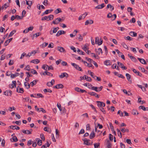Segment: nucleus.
I'll return each instance as SVG.
<instances>
[{
    "label": "nucleus",
    "mask_w": 148,
    "mask_h": 148,
    "mask_svg": "<svg viewBox=\"0 0 148 148\" xmlns=\"http://www.w3.org/2000/svg\"><path fill=\"white\" fill-rule=\"evenodd\" d=\"M42 68L44 70L46 71L49 70H53V68L52 66H49L47 65L44 64L43 65Z\"/></svg>",
    "instance_id": "f257e3e1"
},
{
    "label": "nucleus",
    "mask_w": 148,
    "mask_h": 148,
    "mask_svg": "<svg viewBox=\"0 0 148 148\" xmlns=\"http://www.w3.org/2000/svg\"><path fill=\"white\" fill-rule=\"evenodd\" d=\"M103 88V87L102 86H101L99 87H94L93 86L92 87V90H94L97 92H98L101 91Z\"/></svg>",
    "instance_id": "f03ea898"
},
{
    "label": "nucleus",
    "mask_w": 148,
    "mask_h": 148,
    "mask_svg": "<svg viewBox=\"0 0 148 148\" xmlns=\"http://www.w3.org/2000/svg\"><path fill=\"white\" fill-rule=\"evenodd\" d=\"M71 64L74 66L76 69L81 71H83L81 68L80 67L79 65L76 64L74 63H71Z\"/></svg>",
    "instance_id": "7ed1b4c3"
},
{
    "label": "nucleus",
    "mask_w": 148,
    "mask_h": 148,
    "mask_svg": "<svg viewBox=\"0 0 148 148\" xmlns=\"http://www.w3.org/2000/svg\"><path fill=\"white\" fill-rule=\"evenodd\" d=\"M95 42L96 44H97L98 45H100L102 44L103 43V40L102 39H100V42H99V38L98 37H96L95 38Z\"/></svg>",
    "instance_id": "20e7f679"
},
{
    "label": "nucleus",
    "mask_w": 148,
    "mask_h": 148,
    "mask_svg": "<svg viewBox=\"0 0 148 148\" xmlns=\"http://www.w3.org/2000/svg\"><path fill=\"white\" fill-rule=\"evenodd\" d=\"M105 144L107 148H110L112 147V145L109 140L106 139L105 141Z\"/></svg>",
    "instance_id": "39448f33"
},
{
    "label": "nucleus",
    "mask_w": 148,
    "mask_h": 148,
    "mask_svg": "<svg viewBox=\"0 0 148 148\" xmlns=\"http://www.w3.org/2000/svg\"><path fill=\"white\" fill-rule=\"evenodd\" d=\"M97 106L99 108L104 107L105 106V103L100 101H97Z\"/></svg>",
    "instance_id": "423d86ee"
},
{
    "label": "nucleus",
    "mask_w": 148,
    "mask_h": 148,
    "mask_svg": "<svg viewBox=\"0 0 148 148\" xmlns=\"http://www.w3.org/2000/svg\"><path fill=\"white\" fill-rule=\"evenodd\" d=\"M62 19L60 18H56L55 20L52 22V23L54 24H58L61 21Z\"/></svg>",
    "instance_id": "0eeeda50"
},
{
    "label": "nucleus",
    "mask_w": 148,
    "mask_h": 148,
    "mask_svg": "<svg viewBox=\"0 0 148 148\" xmlns=\"http://www.w3.org/2000/svg\"><path fill=\"white\" fill-rule=\"evenodd\" d=\"M68 76V75L67 73H63L60 75L59 77L60 78H62L64 77H67Z\"/></svg>",
    "instance_id": "6e6552de"
},
{
    "label": "nucleus",
    "mask_w": 148,
    "mask_h": 148,
    "mask_svg": "<svg viewBox=\"0 0 148 148\" xmlns=\"http://www.w3.org/2000/svg\"><path fill=\"white\" fill-rule=\"evenodd\" d=\"M16 91L18 92L22 93L24 92V90L23 88H20V87L18 86L16 88Z\"/></svg>",
    "instance_id": "1a4fd4ad"
},
{
    "label": "nucleus",
    "mask_w": 148,
    "mask_h": 148,
    "mask_svg": "<svg viewBox=\"0 0 148 148\" xmlns=\"http://www.w3.org/2000/svg\"><path fill=\"white\" fill-rule=\"evenodd\" d=\"M10 140L11 142H16L18 140L16 136H14L10 139Z\"/></svg>",
    "instance_id": "9d476101"
},
{
    "label": "nucleus",
    "mask_w": 148,
    "mask_h": 148,
    "mask_svg": "<svg viewBox=\"0 0 148 148\" xmlns=\"http://www.w3.org/2000/svg\"><path fill=\"white\" fill-rule=\"evenodd\" d=\"M117 63V64H118V65L119 66H121V67L122 69H124V70H126L127 69V67L124 66L123 64L122 63H120V62H118Z\"/></svg>",
    "instance_id": "9b49d317"
},
{
    "label": "nucleus",
    "mask_w": 148,
    "mask_h": 148,
    "mask_svg": "<svg viewBox=\"0 0 148 148\" xmlns=\"http://www.w3.org/2000/svg\"><path fill=\"white\" fill-rule=\"evenodd\" d=\"M58 50L61 52H66L65 50L62 47H57Z\"/></svg>",
    "instance_id": "f8f14e48"
},
{
    "label": "nucleus",
    "mask_w": 148,
    "mask_h": 148,
    "mask_svg": "<svg viewBox=\"0 0 148 148\" xmlns=\"http://www.w3.org/2000/svg\"><path fill=\"white\" fill-rule=\"evenodd\" d=\"M93 23V21L92 20H87L85 22V25H87L88 24H91Z\"/></svg>",
    "instance_id": "ddd939ff"
},
{
    "label": "nucleus",
    "mask_w": 148,
    "mask_h": 148,
    "mask_svg": "<svg viewBox=\"0 0 148 148\" xmlns=\"http://www.w3.org/2000/svg\"><path fill=\"white\" fill-rule=\"evenodd\" d=\"M64 87L63 85L61 84H58L53 87L56 89L62 88Z\"/></svg>",
    "instance_id": "4468645a"
},
{
    "label": "nucleus",
    "mask_w": 148,
    "mask_h": 148,
    "mask_svg": "<svg viewBox=\"0 0 148 148\" xmlns=\"http://www.w3.org/2000/svg\"><path fill=\"white\" fill-rule=\"evenodd\" d=\"M138 59L140 62L142 64H146L147 63L145 60L143 58H138Z\"/></svg>",
    "instance_id": "2eb2a0df"
},
{
    "label": "nucleus",
    "mask_w": 148,
    "mask_h": 148,
    "mask_svg": "<svg viewBox=\"0 0 148 148\" xmlns=\"http://www.w3.org/2000/svg\"><path fill=\"white\" fill-rule=\"evenodd\" d=\"M65 33V32L64 31L60 30L57 33L56 36H59L60 35L62 34H64Z\"/></svg>",
    "instance_id": "dca6fc26"
},
{
    "label": "nucleus",
    "mask_w": 148,
    "mask_h": 148,
    "mask_svg": "<svg viewBox=\"0 0 148 148\" xmlns=\"http://www.w3.org/2000/svg\"><path fill=\"white\" fill-rule=\"evenodd\" d=\"M12 84L10 85V87L11 88H13L14 87H16V82L15 81H13L12 82Z\"/></svg>",
    "instance_id": "f3484780"
},
{
    "label": "nucleus",
    "mask_w": 148,
    "mask_h": 148,
    "mask_svg": "<svg viewBox=\"0 0 148 148\" xmlns=\"http://www.w3.org/2000/svg\"><path fill=\"white\" fill-rule=\"evenodd\" d=\"M59 28L58 27H56L55 28H53V31L52 30H51L50 31V34H52L53 33H56L57 31V30L59 29Z\"/></svg>",
    "instance_id": "a211bd4d"
},
{
    "label": "nucleus",
    "mask_w": 148,
    "mask_h": 148,
    "mask_svg": "<svg viewBox=\"0 0 148 148\" xmlns=\"http://www.w3.org/2000/svg\"><path fill=\"white\" fill-rule=\"evenodd\" d=\"M133 72L136 73L137 75H138L140 76H141L142 74L138 71H137L136 70L134 69H132V70Z\"/></svg>",
    "instance_id": "6ab92c4d"
},
{
    "label": "nucleus",
    "mask_w": 148,
    "mask_h": 148,
    "mask_svg": "<svg viewBox=\"0 0 148 148\" xmlns=\"http://www.w3.org/2000/svg\"><path fill=\"white\" fill-rule=\"evenodd\" d=\"M11 91H6L4 92V94L7 96H10L12 94Z\"/></svg>",
    "instance_id": "aec40b11"
},
{
    "label": "nucleus",
    "mask_w": 148,
    "mask_h": 148,
    "mask_svg": "<svg viewBox=\"0 0 148 148\" xmlns=\"http://www.w3.org/2000/svg\"><path fill=\"white\" fill-rule=\"evenodd\" d=\"M105 6L104 3H102L101 5H99L96 6L95 8L97 9H101L103 8Z\"/></svg>",
    "instance_id": "412c9836"
},
{
    "label": "nucleus",
    "mask_w": 148,
    "mask_h": 148,
    "mask_svg": "<svg viewBox=\"0 0 148 148\" xmlns=\"http://www.w3.org/2000/svg\"><path fill=\"white\" fill-rule=\"evenodd\" d=\"M30 62L35 64H37L40 62V60L38 59H35L32 60Z\"/></svg>",
    "instance_id": "4be33fe9"
},
{
    "label": "nucleus",
    "mask_w": 148,
    "mask_h": 148,
    "mask_svg": "<svg viewBox=\"0 0 148 148\" xmlns=\"http://www.w3.org/2000/svg\"><path fill=\"white\" fill-rule=\"evenodd\" d=\"M139 109H142L144 111L148 110V108H145L144 106H140L139 107Z\"/></svg>",
    "instance_id": "5701e85b"
},
{
    "label": "nucleus",
    "mask_w": 148,
    "mask_h": 148,
    "mask_svg": "<svg viewBox=\"0 0 148 148\" xmlns=\"http://www.w3.org/2000/svg\"><path fill=\"white\" fill-rule=\"evenodd\" d=\"M38 81V80H34L33 82H31L30 83V85L32 86H33L34 85H35L37 83V82Z\"/></svg>",
    "instance_id": "b1692460"
},
{
    "label": "nucleus",
    "mask_w": 148,
    "mask_h": 148,
    "mask_svg": "<svg viewBox=\"0 0 148 148\" xmlns=\"http://www.w3.org/2000/svg\"><path fill=\"white\" fill-rule=\"evenodd\" d=\"M83 141H84V143L88 145H90V143L89 142V141H90L89 140H83Z\"/></svg>",
    "instance_id": "393cba45"
},
{
    "label": "nucleus",
    "mask_w": 148,
    "mask_h": 148,
    "mask_svg": "<svg viewBox=\"0 0 148 148\" xmlns=\"http://www.w3.org/2000/svg\"><path fill=\"white\" fill-rule=\"evenodd\" d=\"M42 75H49L50 76H53V74L51 73H50L49 72L45 71L44 73H43L42 74Z\"/></svg>",
    "instance_id": "a878e982"
},
{
    "label": "nucleus",
    "mask_w": 148,
    "mask_h": 148,
    "mask_svg": "<svg viewBox=\"0 0 148 148\" xmlns=\"http://www.w3.org/2000/svg\"><path fill=\"white\" fill-rule=\"evenodd\" d=\"M95 137V134L93 131L90 134L89 137L90 139L93 138Z\"/></svg>",
    "instance_id": "bb28decb"
},
{
    "label": "nucleus",
    "mask_w": 148,
    "mask_h": 148,
    "mask_svg": "<svg viewBox=\"0 0 148 148\" xmlns=\"http://www.w3.org/2000/svg\"><path fill=\"white\" fill-rule=\"evenodd\" d=\"M130 35L132 36L136 37L137 36V33L134 32H130Z\"/></svg>",
    "instance_id": "cd10ccee"
},
{
    "label": "nucleus",
    "mask_w": 148,
    "mask_h": 148,
    "mask_svg": "<svg viewBox=\"0 0 148 148\" xmlns=\"http://www.w3.org/2000/svg\"><path fill=\"white\" fill-rule=\"evenodd\" d=\"M19 75V74L18 73H16L15 74H11L10 77L12 78H14L16 76H18Z\"/></svg>",
    "instance_id": "c85d7f7f"
},
{
    "label": "nucleus",
    "mask_w": 148,
    "mask_h": 148,
    "mask_svg": "<svg viewBox=\"0 0 148 148\" xmlns=\"http://www.w3.org/2000/svg\"><path fill=\"white\" fill-rule=\"evenodd\" d=\"M126 76L127 79L128 80V81L131 82L132 80H131L130 79L131 77L130 75L128 73H126Z\"/></svg>",
    "instance_id": "c756f323"
},
{
    "label": "nucleus",
    "mask_w": 148,
    "mask_h": 148,
    "mask_svg": "<svg viewBox=\"0 0 148 148\" xmlns=\"http://www.w3.org/2000/svg\"><path fill=\"white\" fill-rule=\"evenodd\" d=\"M111 62L110 60H106L104 62V64L107 66L111 65Z\"/></svg>",
    "instance_id": "7c9ffc66"
},
{
    "label": "nucleus",
    "mask_w": 148,
    "mask_h": 148,
    "mask_svg": "<svg viewBox=\"0 0 148 148\" xmlns=\"http://www.w3.org/2000/svg\"><path fill=\"white\" fill-rule=\"evenodd\" d=\"M84 77H85V79L87 81L90 82L92 80V79L90 77L86 76V75H84Z\"/></svg>",
    "instance_id": "2f4dec72"
},
{
    "label": "nucleus",
    "mask_w": 148,
    "mask_h": 148,
    "mask_svg": "<svg viewBox=\"0 0 148 148\" xmlns=\"http://www.w3.org/2000/svg\"><path fill=\"white\" fill-rule=\"evenodd\" d=\"M98 51H97V55H99L100 53H102V49L100 48H99L98 49Z\"/></svg>",
    "instance_id": "473e14b6"
},
{
    "label": "nucleus",
    "mask_w": 148,
    "mask_h": 148,
    "mask_svg": "<svg viewBox=\"0 0 148 148\" xmlns=\"http://www.w3.org/2000/svg\"><path fill=\"white\" fill-rule=\"evenodd\" d=\"M44 130L45 131L47 132H48L51 133V130L48 127H45L44 128Z\"/></svg>",
    "instance_id": "72a5a7b5"
},
{
    "label": "nucleus",
    "mask_w": 148,
    "mask_h": 148,
    "mask_svg": "<svg viewBox=\"0 0 148 148\" xmlns=\"http://www.w3.org/2000/svg\"><path fill=\"white\" fill-rule=\"evenodd\" d=\"M16 32V30H13L11 32H10V34L8 35L9 37H11L14 33H15Z\"/></svg>",
    "instance_id": "f704fd0d"
},
{
    "label": "nucleus",
    "mask_w": 148,
    "mask_h": 148,
    "mask_svg": "<svg viewBox=\"0 0 148 148\" xmlns=\"http://www.w3.org/2000/svg\"><path fill=\"white\" fill-rule=\"evenodd\" d=\"M38 140V144L39 146H41L42 144V141L40 139L37 138L36 139V140Z\"/></svg>",
    "instance_id": "c9c22d12"
},
{
    "label": "nucleus",
    "mask_w": 148,
    "mask_h": 148,
    "mask_svg": "<svg viewBox=\"0 0 148 148\" xmlns=\"http://www.w3.org/2000/svg\"><path fill=\"white\" fill-rule=\"evenodd\" d=\"M62 12V11L59 8L57 9L54 11V12L56 14H57L61 12Z\"/></svg>",
    "instance_id": "e433bc0d"
},
{
    "label": "nucleus",
    "mask_w": 148,
    "mask_h": 148,
    "mask_svg": "<svg viewBox=\"0 0 148 148\" xmlns=\"http://www.w3.org/2000/svg\"><path fill=\"white\" fill-rule=\"evenodd\" d=\"M23 17V16H20L18 15H16L15 16V18L17 20L21 19Z\"/></svg>",
    "instance_id": "4c0bfd02"
},
{
    "label": "nucleus",
    "mask_w": 148,
    "mask_h": 148,
    "mask_svg": "<svg viewBox=\"0 0 148 148\" xmlns=\"http://www.w3.org/2000/svg\"><path fill=\"white\" fill-rule=\"evenodd\" d=\"M30 85L28 83L25 82L24 83L25 86L27 88L29 89L30 88Z\"/></svg>",
    "instance_id": "58836bf2"
},
{
    "label": "nucleus",
    "mask_w": 148,
    "mask_h": 148,
    "mask_svg": "<svg viewBox=\"0 0 148 148\" xmlns=\"http://www.w3.org/2000/svg\"><path fill=\"white\" fill-rule=\"evenodd\" d=\"M77 52L79 54H82L83 55H84L85 54V53L83 52L82 51L80 50L79 49H78L77 50Z\"/></svg>",
    "instance_id": "ea45409f"
},
{
    "label": "nucleus",
    "mask_w": 148,
    "mask_h": 148,
    "mask_svg": "<svg viewBox=\"0 0 148 148\" xmlns=\"http://www.w3.org/2000/svg\"><path fill=\"white\" fill-rule=\"evenodd\" d=\"M47 17H48V18H49V19H48V21L51 20L53 18L54 16L53 15L51 14L48 16Z\"/></svg>",
    "instance_id": "a19ab883"
},
{
    "label": "nucleus",
    "mask_w": 148,
    "mask_h": 148,
    "mask_svg": "<svg viewBox=\"0 0 148 148\" xmlns=\"http://www.w3.org/2000/svg\"><path fill=\"white\" fill-rule=\"evenodd\" d=\"M130 58L134 62H136L137 60L133 56H130Z\"/></svg>",
    "instance_id": "79ce46f5"
},
{
    "label": "nucleus",
    "mask_w": 148,
    "mask_h": 148,
    "mask_svg": "<svg viewBox=\"0 0 148 148\" xmlns=\"http://www.w3.org/2000/svg\"><path fill=\"white\" fill-rule=\"evenodd\" d=\"M44 92H49L50 93H51L52 92V90H50V89H45L44 90Z\"/></svg>",
    "instance_id": "37998d69"
},
{
    "label": "nucleus",
    "mask_w": 148,
    "mask_h": 148,
    "mask_svg": "<svg viewBox=\"0 0 148 148\" xmlns=\"http://www.w3.org/2000/svg\"><path fill=\"white\" fill-rule=\"evenodd\" d=\"M26 1V4L27 5H28L29 6H31L32 4V2L31 1H27L26 0H25Z\"/></svg>",
    "instance_id": "c03bdc74"
},
{
    "label": "nucleus",
    "mask_w": 148,
    "mask_h": 148,
    "mask_svg": "<svg viewBox=\"0 0 148 148\" xmlns=\"http://www.w3.org/2000/svg\"><path fill=\"white\" fill-rule=\"evenodd\" d=\"M122 45L124 48L127 49V50L129 49L128 47L127 46V45L125 43H123L122 44Z\"/></svg>",
    "instance_id": "a18cd8bd"
},
{
    "label": "nucleus",
    "mask_w": 148,
    "mask_h": 148,
    "mask_svg": "<svg viewBox=\"0 0 148 148\" xmlns=\"http://www.w3.org/2000/svg\"><path fill=\"white\" fill-rule=\"evenodd\" d=\"M31 72L33 74H35L36 75H37L38 74L36 71L34 69H31Z\"/></svg>",
    "instance_id": "49530a36"
},
{
    "label": "nucleus",
    "mask_w": 148,
    "mask_h": 148,
    "mask_svg": "<svg viewBox=\"0 0 148 148\" xmlns=\"http://www.w3.org/2000/svg\"><path fill=\"white\" fill-rule=\"evenodd\" d=\"M94 146L95 147V148H99V146H100V143H95L94 144Z\"/></svg>",
    "instance_id": "de8ad7c7"
},
{
    "label": "nucleus",
    "mask_w": 148,
    "mask_h": 148,
    "mask_svg": "<svg viewBox=\"0 0 148 148\" xmlns=\"http://www.w3.org/2000/svg\"><path fill=\"white\" fill-rule=\"evenodd\" d=\"M88 94L91 96H95L96 95V93L94 92H88Z\"/></svg>",
    "instance_id": "09e8293b"
},
{
    "label": "nucleus",
    "mask_w": 148,
    "mask_h": 148,
    "mask_svg": "<svg viewBox=\"0 0 148 148\" xmlns=\"http://www.w3.org/2000/svg\"><path fill=\"white\" fill-rule=\"evenodd\" d=\"M48 45V43L44 42L43 44H42V45H41V46L42 48H44L46 47Z\"/></svg>",
    "instance_id": "8fccbe9b"
},
{
    "label": "nucleus",
    "mask_w": 148,
    "mask_h": 148,
    "mask_svg": "<svg viewBox=\"0 0 148 148\" xmlns=\"http://www.w3.org/2000/svg\"><path fill=\"white\" fill-rule=\"evenodd\" d=\"M109 138L111 141H112L113 140V136L111 134H109Z\"/></svg>",
    "instance_id": "3c124183"
},
{
    "label": "nucleus",
    "mask_w": 148,
    "mask_h": 148,
    "mask_svg": "<svg viewBox=\"0 0 148 148\" xmlns=\"http://www.w3.org/2000/svg\"><path fill=\"white\" fill-rule=\"evenodd\" d=\"M25 70L29 71L30 70V67L29 65H27L24 69Z\"/></svg>",
    "instance_id": "603ef678"
},
{
    "label": "nucleus",
    "mask_w": 148,
    "mask_h": 148,
    "mask_svg": "<svg viewBox=\"0 0 148 148\" xmlns=\"http://www.w3.org/2000/svg\"><path fill=\"white\" fill-rule=\"evenodd\" d=\"M86 58L88 62H90V63H92L93 62H94V61L90 58H88L87 57H86Z\"/></svg>",
    "instance_id": "864d4df0"
},
{
    "label": "nucleus",
    "mask_w": 148,
    "mask_h": 148,
    "mask_svg": "<svg viewBox=\"0 0 148 148\" xmlns=\"http://www.w3.org/2000/svg\"><path fill=\"white\" fill-rule=\"evenodd\" d=\"M8 5H7V4L6 3H5L1 7L2 9H3L5 8V9H6L8 7Z\"/></svg>",
    "instance_id": "5fc2aeb1"
},
{
    "label": "nucleus",
    "mask_w": 148,
    "mask_h": 148,
    "mask_svg": "<svg viewBox=\"0 0 148 148\" xmlns=\"http://www.w3.org/2000/svg\"><path fill=\"white\" fill-rule=\"evenodd\" d=\"M138 68L139 69H140L142 72H145L146 71V70L144 68H142L140 66H139Z\"/></svg>",
    "instance_id": "6e6d98bb"
},
{
    "label": "nucleus",
    "mask_w": 148,
    "mask_h": 148,
    "mask_svg": "<svg viewBox=\"0 0 148 148\" xmlns=\"http://www.w3.org/2000/svg\"><path fill=\"white\" fill-rule=\"evenodd\" d=\"M118 114H119L121 116H123V113L120 110H119L117 113Z\"/></svg>",
    "instance_id": "4d7b16f0"
},
{
    "label": "nucleus",
    "mask_w": 148,
    "mask_h": 148,
    "mask_svg": "<svg viewBox=\"0 0 148 148\" xmlns=\"http://www.w3.org/2000/svg\"><path fill=\"white\" fill-rule=\"evenodd\" d=\"M61 64L63 66H66L67 65V63L65 61H62L61 62Z\"/></svg>",
    "instance_id": "13d9d810"
},
{
    "label": "nucleus",
    "mask_w": 148,
    "mask_h": 148,
    "mask_svg": "<svg viewBox=\"0 0 148 148\" xmlns=\"http://www.w3.org/2000/svg\"><path fill=\"white\" fill-rule=\"evenodd\" d=\"M75 90L77 92H80L81 88L78 87H76L75 88Z\"/></svg>",
    "instance_id": "bf43d9fd"
},
{
    "label": "nucleus",
    "mask_w": 148,
    "mask_h": 148,
    "mask_svg": "<svg viewBox=\"0 0 148 148\" xmlns=\"http://www.w3.org/2000/svg\"><path fill=\"white\" fill-rule=\"evenodd\" d=\"M41 20L43 21L44 20H48V17L47 16H45L44 17H42L41 18Z\"/></svg>",
    "instance_id": "052dcab7"
},
{
    "label": "nucleus",
    "mask_w": 148,
    "mask_h": 148,
    "mask_svg": "<svg viewBox=\"0 0 148 148\" xmlns=\"http://www.w3.org/2000/svg\"><path fill=\"white\" fill-rule=\"evenodd\" d=\"M57 106L58 108L61 111L62 110L61 108V106L60 104L58 103L57 104Z\"/></svg>",
    "instance_id": "680f3d73"
},
{
    "label": "nucleus",
    "mask_w": 148,
    "mask_h": 148,
    "mask_svg": "<svg viewBox=\"0 0 148 148\" xmlns=\"http://www.w3.org/2000/svg\"><path fill=\"white\" fill-rule=\"evenodd\" d=\"M87 45H86V44L84 46V47L82 48L85 51V52H86V51L88 50V48H87Z\"/></svg>",
    "instance_id": "e2e57ef3"
},
{
    "label": "nucleus",
    "mask_w": 148,
    "mask_h": 148,
    "mask_svg": "<svg viewBox=\"0 0 148 148\" xmlns=\"http://www.w3.org/2000/svg\"><path fill=\"white\" fill-rule=\"evenodd\" d=\"M99 108L100 110L103 113H106V111L104 110V108L102 107Z\"/></svg>",
    "instance_id": "0e129e2a"
},
{
    "label": "nucleus",
    "mask_w": 148,
    "mask_h": 148,
    "mask_svg": "<svg viewBox=\"0 0 148 148\" xmlns=\"http://www.w3.org/2000/svg\"><path fill=\"white\" fill-rule=\"evenodd\" d=\"M43 4L45 5H47L48 4V0H44L43 2Z\"/></svg>",
    "instance_id": "69168bd1"
},
{
    "label": "nucleus",
    "mask_w": 148,
    "mask_h": 148,
    "mask_svg": "<svg viewBox=\"0 0 148 148\" xmlns=\"http://www.w3.org/2000/svg\"><path fill=\"white\" fill-rule=\"evenodd\" d=\"M26 55V54L25 53H23L22 54L21 57H20V59H23V58L24 57V56H25Z\"/></svg>",
    "instance_id": "338daca9"
},
{
    "label": "nucleus",
    "mask_w": 148,
    "mask_h": 148,
    "mask_svg": "<svg viewBox=\"0 0 148 148\" xmlns=\"http://www.w3.org/2000/svg\"><path fill=\"white\" fill-rule=\"evenodd\" d=\"M47 85L48 86L50 87L53 86V84H52L50 82H48L47 83Z\"/></svg>",
    "instance_id": "774afa93"
}]
</instances>
